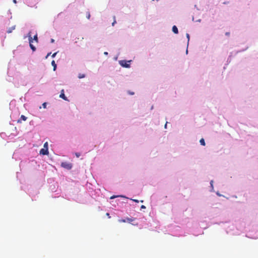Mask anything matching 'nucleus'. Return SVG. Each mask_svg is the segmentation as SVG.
<instances>
[{
	"instance_id": "f257e3e1",
	"label": "nucleus",
	"mask_w": 258,
	"mask_h": 258,
	"mask_svg": "<svg viewBox=\"0 0 258 258\" xmlns=\"http://www.w3.org/2000/svg\"><path fill=\"white\" fill-rule=\"evenodd\" d=\"M61 166L66 169L70 170L72 168V164L70 162H63L61 163Z\"/></svg>"
},
{
	"instance_id": "f03ea898",
	"label": "nucleus",
	"mask_w": 258,
	"mask_h": 258,
	"mask_svg": "<svg viewBox=\"0 0 258 258\" xmlns=\"http://www.w3.org/2000/svg\"><path fill=\"white\" fill-rule=\"evenodd\" d=\"M29 41L30 43V47L31 48V49L34 51L36 50V48L32 45V43L33 42V39L31 35L29 36Z\"/></svg>"
},
{
	"instance_id": "7ed1b4c3",
	"label": "nucleus",
	"mask_w": 258,
	"mask_h": 258,
	"mask_svg": "<svg viewBox=\"0 0 258 258\" xmlns=\"http://www.w3.org/2000/svg\"><path fill=\"white\" fill-rule=\"evenodd\" d=\"M49 153L48 150L47 149L42 148L40 151V154H42L43 155H47Z\"/></svg>"
},
{
	"instance_id": "20e7f679",
	"label": "nucleus",
	"mask_w": 258,
	"mask_h": 258,
	"mask_svg": "<svg viewBox=\"0 0 258 258\" xmlns=\"http://www.w3.org/2000/svg\"><path fill=\"white\" fill-rule=\"evenodd\" d=\"M120 64L125 68H128L130 67V64L125 60H121Z\"/></svg>"
},
{
	"instance_id": "39448f33",
	"label": "nucleus",
	"mask_w": 258,
	"mask_h": 258,
	"mask_svg": "<svg viewBox=\"0 0 258 258\" xmlns=\"http://www.w3.org/2000/svg\"><path fill=\"white\" fill-rule=\"evenodd\" d=\"M172 31L175 34H177L178 33V29L176 26L174 25L172 27Z\"/></svg>"
},
{
	"instance_id": "423d86ee",
	"label": "nucleus",
	"mask_w": 258,
	"mask_h": 258,
	"mask_svg": "<svg viewBox=\"0 0 258 258\" xmlns=\"http://www.w3.org/2000/svg\"><path fill=\"white\" fill-rule=\"evenodd\" d=\"M15 29V26H14L11 28H9L8 30H7V32L8 33H11Z\"/></svg>"
},
{
	"instance_id": "0eeeda50",
	"label": "nucleus",
	"mask_w": 258,
	"mask_h": 258,
	"mask_svg": "<svg viewBox=\"0 0 258 258\" xmlns=\"http://www.w3.org/2000/svg\"><path fill=\"white\" fill-rule=\"evenodd\" d=\"M59 97L63 99L64 100H68L67 98L66 97L64 93H60Z\"/></svg>"
},
{
	"instance_id": "6e6552de",
	"label": "nucleus",
	"mask_w": 258,
	"mask_h": 258,
	"mask_svg": "<svg viewBox=\"0 0 258 258\" xmlns=\"http://www.w3.org/2000/svg\"><path fill=\"white\" fill-rule=\"evenodd\" d=\"M51 64L53 67V71H55V70L56 69V64L54 60H52L51 61Z\"/></svg>"
},
{
	"instance_id": "1a4fd4ad",
	"label": "nucleus",
	"mask_w": 258,
	"mask_h": 258,
	"mask_svg": "<svg viewBox=\"0 0 258 258\" xmlns=\"http://www.w3.org/2000/svg\"><path fill=\"white\" fill-rule=\"evenodd\" d=\"M200 143L203 146H205V145H206L205 140H204V139L203 138L201 139L200 140Z\"/></svg>"
},
{
	"instance_id": "9d476101",
	"label": "nucleus",
	"mask_w": 258,
	"mask_h": 258,
	"mask_svg": "<svg viewBox=\"0 0 258 258\" xmlns=\"http://www.w3.org/2000/svg\"><path fill=\"white\" fill-rule=\"evenodd\" d=\"M86 17L88 19H89L90 18V12L89 11L87 12H86Z\"/></svg>"
},
{
	"instance_id": "9b49d317",
	"label": "nucleus",
	"mask_w": 258,
	"mask_h": 258,
	"mask_svg": "<svg viewBox=\"0 0 258 258\" xmlns=\"http://www.w3.org/2000/svg\"><path fill=\"white\" fill-rule=\"evenodd\" d=\"M21 119H22L24 121H25L27 119V117L25 115H22L21 116Z\"/></svg>"
},
{
	"instance_id": "f8f14e48",
	"label": "nucleus",
	"mask_w": 258,
	"mask_h": 258,
	"mask_svg": "<svg viewBox=\"0 0 258 258\" xmlns=\"http://www.w3.org/2000/svg\"><path fill=\"white\" fill-rule=\"evenodd\" d=\"M44 149H48V143L47 142H46L44 143Z\"/></svg>"
},
{
	"instance_id": "ddd939ff",
	"label": "nucleus",
	"mask_w": 258,
	"mask_h": 258,
	"mask_svg": "<svg viewBox=\"0 0 258 258\" xmlns=\"http://www.w3.org/2000/svg\"><path fill=\"white\" fill-rule=\"evenodd\" d=\"M85 75L84 74H79L78 77L80 79H82V78H83L85 77Z\"/></svg>"
},
{
	"instance_id": "4468645a",
	"label": "nucleus",
	"mask_w": 258,
	"mask_h": 258,
	"mask_svg": "<svg viewBox=\"0 0 258 258\" xmlns=\"http://www.w3.org/2000/svg\"><path fill=\"white\" fill-rule=\"evenodd\" d=\"M34 39L36 41V42H38V38H37V35H35L34 36Z\"/></svg>"
},
{
	"instance_id": "2eb2a0df",
	"label": "nucleus",
	"mask_w": 258,
	"mask_h": 258,
	"mask_svg": "<svg viewBox=\"0 0 258 258\" xmlns=\"http://www.w3.org/2000/svg\"><path fill=\"white\" fill-rule=\"evenodd\" d=\"M42 106L44 108H45L46 107V103L44 102L42 104Z\"/></svg>"
},
{
	"instance_id": "dca6fc26",
	"label": "nucleus",
	"mask_w": 258,
	"mask_h": 258,
	"mask_svg": "<svg viewBox=\"0 0 258 258\" xmlns=\"http://www.w3.org/2000/svg\"><path fill=\"white\" fill-rule=\"evenodd\" d=\"M115 23H116V20H115V17H114V21H113V22L112 23V26H114V24H115Z\"/></svg>"
},
{
	"instance_id": "f3484780",
	"label": "nucleus",
	"mask_w": 258,
	"mask_h": 258,
	"mask_svg": "<svg viewBox=\"0 0 258 258\" xmlns=\"http://www.w3.org/2000/svg\"><path fill=\"white\" fill-rule=\"evenodd\" d=\"M186 36V37H187V38L188 39V42L189 40V35L188 33H187Z\"/></svg>"
},
{
	"instance_id": "a211bd4d",
	"label": "nucleus",
	"mask_w": 258,
	"mask_h": 258,
	"mask_svg": "<svg viewBox=\"0 0 258 258\" xmlns=\"http://www.w3.org/2000/svg\"><path fill=\"white\" fill-rule=\"evenodd\" d=\"M57 52H56L55 53H54L52 55V57H54L56 55V54H57Z\"/></svg>"
},
{
	"instance_id": "6ab92c4d",
	"label": "nucleus",
	"mask_w": 258,
	"mask_h": 258,
	"mask_svg": "<svg viewBox=\"0 0 258 258\" xmlns=\"http://www.w3.org/2000/svg\"><path fill=\"white\" fill-rule=\"evenodd\" d=\"M128 93L130 94V95H134V92H128Z\"/></svg>"
},
{
	"instance_id": "aec40b11",
	"label": "nucleus",
	"mask_w": 258,
	"mask_h": 258,
	"mask_svg": "<svg viewBox=\"0 0 258 258\" xmlns=\"http://www.w3.org/2000/svg\"><path fill=\"white\" fill-rule=\"evenodd\" d=\"M13 3H15V4H16L17 3V1L16 0H13Z\"/></svg>"
},
{
	"instance_id": "412c9836",
	"label": "nucleus",
	"mask_w": 258,
	"mask_h": 258,
	"mask_svg": "<svg viewBox=\"0 0 258 258\" xmlns=\"http://www.w3.org/2000/svg\"><path fill=\"white\" fill-rule=\"evenodd\" d=\"M54 39H51V43L54 42Z\"/></svg>"
},
{
	"instance_id": "4be33fe9",
	"label": "nucleus",
	"mask_w": 258,
	"mask_h": 258,
	"mask_svg": "<svg viewBox=\"0 0 258 258\" xmlns=\"http://www.w3.org/2000/svg\"><path fill=\"white\" fill-rule=\"evenodd\" d=\"M50 54V53H48L47 55L46 56V58H47V57Z\"/></svg>"
},
{
	"instance_id": "5701e85b",
	"label": "nucleus",
	"mask_w": 258,
	"mask_h": 258,
	"mask_svg": "<svg viewBox=\"0 0 258 258\" xmlns=\"http://www.w3.org/2000/svg\"><path fill=\"white\" fill-rule=\"evenodd\" d=\"M76 156L79 157L80 156V154H78V153H76Z\"/></svg>"
},
{
	"instance_id": "b1692460",
	"label": "nucleus",
	"mask_w": 258,
	"mask_h": 258,
	"mask_svg": "<svg viewBox=\"0 0 258 258\" xmlns=\"http://www.w3.org/2000/svg\"><path fill=\"white\" fill-rule=\"evenodd\" d=\"M61 93H64V90L63 89L61 91Z\"/></svg>"
},
{
	"instance_id": "393cba45",
	"label": "nucleus",
	"mask_w": 258,
	"mask_h": 258,
	"mask_svg": "<svg viewBox=\"0 0 258 258\" xmlns=\"http://www.w3.org/2000/svg\"><path fill=\"white\" fill-rule=\"evenodd\" d=\"M104 54H108V53H107V52H104Z\"/></svg>"
},
{
	"instance_id": "a878e982",
	"label": "nucleus",
	"mask_w": 258,
	"mask_h": 258,
	"mask_svg": "<svg viewBox=\"0 0 258 258\" xmlns=\"http://www.w3.org/2000/svg\"><path fill=\"white\" fill-rule=\"evenodd\" d=\"M212 181H211V185L212 186Z\"/></svg>"
},
{
	"instance_id": "bb28decb",
	"label": "nucleus",
	"mask_w": 258,
	"mask_h": 258,
	"mask_svg": "<svg viewBox=\"0 0 258 258\" xmlns=\"http://www.w3.org/2000/svg\"><path fill=\"white\" fill-rule=\"evenodd\" d=\"M226 35H229V33H226Z\"/></svg>"
}]
</instances>
